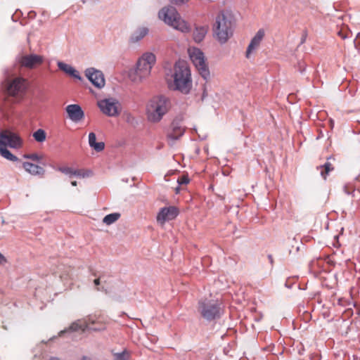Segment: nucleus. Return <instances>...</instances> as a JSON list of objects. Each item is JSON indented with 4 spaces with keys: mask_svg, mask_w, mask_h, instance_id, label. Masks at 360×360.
<instances>
[{
    "mask_svg": "<svg viewBox=\"0 0 360 360\" xmlns=\"http://www.w3.org/2000/svg\"><path fill=\"white\" fill-rule=\"evenodd\" d=\"M190 182V179L188 174L182 175L179 176L177 179V183L179 185H186Z\"/></svg>",
    "mask_w": 360,
    "mask_h": 360,
    "instance_id": "obj_30",
    "label": "nucleus"
},
{
    "mask_svg": "<svg viewBox=\"0 0 360 360\" xmlns=\"http://www.w3.org/2000/svg\"><path fill=\"white\" fill-rule=\"evenodd\" d=\"M267 257H268V259H269L271 265L273 266V265H274V258H273L272 255H268Z\"/></svg>",
    "mask_w": 360,
    "mask_h": 360,
    "instance_id": "obj_44",
    "label": "nucleus"
},
{
    "mask_svg": "<svg viewBox=\"0 0 360 360\" xmlns=\"http://www.w3.org/2000/svg\"><path fill=\"white\" fill-rule=\"evenodd\" d=\"M44 57L35 53L24 55L19 60L20 64L26 68L34 69L42 64Z\"/></svg>",
    "mask_w": 360,
    "mask_h": 360,
    "instance_id": "obj_15",
    "label": "nucleus"
},
{
    "mask_svg": "<svg viewBox=\"0 0 360 360\" xmlns=\"http://www.w3.org/2000/svg\"><path fill=\"white\" fill-rule=\"evenodd\" d=\"M179 214V210L176 206H169L160 208L158 212L156 219L158 223L161 224H165L166 221L173 220Z\"/></svg>",
    "mask_w": 360,
    "mask_h": 360,
    "instance_id": "obj_14",
    "label": "nucleus"
},
{
    "mask_svg": "<svg viewBox=\"0 0 360 360\" xmlns=\"http://www.w3.org/2000/svg\"><path fill=\"white\" fill-rule=\"evenodd\" d=\"M180 185H179L176 188H175V192L176 193H179V191H180V187H179Z\"/></svg>",
    "mask_w": 360,
    "mask_h": 360,
    "instance_id": "obj_49",
    "label": "nucleus"
},
{
    "mask_svg": "<svg viewBox=\"0 0 360 360\" xmlns=\"http://www.w3.org/2000/svg\"><path fill=\"white\" fill-rule=\"evenodd\" d=\"M91 274L94 276H97V274L96 271H94L91 269H90Z\"/></svg>",
    "mask_w": 360,
    "mask_h": 360,
    "instance_id": "obj_50",
    "label": "nucleus"
},
{
    "mask_svg": "<svg viewBox=\"0 0 360 360\" xmlns=\"http://www.w3.org/2000/svg\"><path fill=\"white\" fill-rule=\"evenodd\" d=\"M152 67L143 60L139 59L136 68L129 72V77L134 82H141L143 79L150 74Z\"/></svg>",
    "mask_w": 360,
    "mask_h": 360,
    "instance_id": "obj_10",
    "label": "nucleus"
},
{
    "mask_svg": "<svg viewBox=\"0 0 360 360\" xmlns=\"http://www.w3.org/2000/svg\"><path fill=\"white\" fill-rule=\"evenodd\" d=\"M93 174H94L93 171L91 169L82 170V178L89 177V176H91L93 175Z\"/></svg>",
    "mask_w": 360,
    "mask_h": 360,
    "instance_id": "obj_36",
    "label": "nucleus"
},
{
    "mask_svg": "<svg viewBox=\"0 0 360 360\" xmlns=\"http://www.w3.org/2000/svg\"><path fill=\"white\" fill-rule=\"evenodd\" d=\"M22 167L26 172L32 175H39L42 176L45 174V169L43 167L30 162H22Z\"/></svg>",
    "mask_w": 360,
    "mask_h": 360,
    "instance_id": "obj_19",
    "label": "nucleus"
},
{
    "mask_svg": "<svg viewBox=\"0 0 360 360\" xmlns=\"http://www.w3.org/2000/svg\"><path fill=\"white\" fill-rule=\"evenodd\" d=\"M257 46H256L254 44H252V42H250L249 45L248 46V48H247V50H246V52H245V56L246 58H249L250 57V55L252 53V52L257 48Z\"/></svg>",
    "mask_w": 360,
    "mask_h": 360,
    "instance_id": "obj_34",
    "label": "nucleus"
},
{
    "mask_svg": "<svg viewBox=\"0 0 360 360\" xmlns=\"http://www.w3.org/2000/svg\"><path fill=\"white\" fill-rule=\"evenodd\" d=\"M81 360H91V359L86 356H83L82 357Z\"/></svg>",
    "mask_w": 360,
    "mask_h": 360,
    "instance_id": "obj_46",
    "label": "nucleus"
},
{
    "mask_svg": "<svg viewBox=\"0 0 360 360\" xmlns=\"http://www.w3.org/2000/svg\"><path fill=\"white\" fill-rule=\"evenodd\" d=\"M23 158L32 160L37 162H41V160L42 159L41 156L39 155L37 153L25 154L23 155Z\"/></svg>",
    "mask_w": 360,
    "mask_h": 360,
    "instance_id": "obj_29",
    "label": "nucleus"
},
{
    "mask_svg": "<svg viewBox=\"0 0 360 360\" xmlns=\"http://www.w3.org/2000/svg\"><path fill=\"white\" fill-rule=\"evenodd\" d=\"M105 279H106V277H105V275L104 274V279H102L101 281L105 280Z\"/></svg>",
    "mask_w": 360,
    "mask_h": 360,
    "instance_id": "obj_57",
    "label": "nucleus"
},
{
    "mask_svg": "<svg viewBox=\"0 0 360 360\" xmlns=\"http://www.w3.org/2000/svg\"><path fill=\"white\" fill-rule=\"evenodd\" d=\"M84 74L88 80L96 88L101 89L105 86V79L101 70L95 68H89L85 70Z\"/></svg>",
    "mask_w": 360,
    "mask_h": 360,
    "instance_id": "obj_13",
    "label": "nucleus"
},
{
    "mask_svg": "<svg viewBox=\"0 0 360 360\" xmlns=\"http://www.w3.org/2000/svg\"><path fill=\"white\" fill-rule=\"evenodd\" d=\"M172 4L181 6L187 3L189 0H169Z\"/></svg>",
    "mask_w": 360,
    "mask_h": 360,
    "instance_id": "obj_35",
    "label": "nucleus"
},
{
    "mask_svg": "<svg viewBox=\"0 0 360 360\" xmlns=\"http://www.w3.org/2000/svg\"><path fill=\"white\" fill-rule=\"evenodd\" d=\"M97 105L101 111L109 117H116L120 115L118 110L119 102L115 98L102 99L98 101Z\"/></svg>",
    "mask_w": 360,
    "mask_h": 360,
    "instance_id": "obj_11",
    "label": "nucleus"
},
{
    "mask_svg": "<svg viewBox=\"0 0 360 360\" xmlns=\"http://www.w3.org/2000/svg\"><path fill=\"white\" fill-rule=\"evenodd\" d=\"M6 262V258L0 252V264H4Z\"/></svg>",
    "mask_w": 360,
    "mask_h": 360,
    "instance_id": "obj_41",
    "label": "nucleus"
},
{
    "mask_svg": "<svg viewBox=\"0 0 360 360\" xmlns=\"http://www.w3.org/2000/svg\"><path fill=\"white\" fill-rule=\"evenodd\" d=\"M153 112L148 113V120L157 123L159 122L163 116L169 112L172 107L170 99L165 95H158L151 100Z\"/></svg>",
    "mask_w": 360,
    "mask_h": 360,
    "instance_id": "obj_6",
    "label": "nucleus"
},
{
    "mask_svg": "<svg viewBox=\"0 0 360 360\" xmlns=\"http://www.w3.org/2000/svg\"><path fill=\"white\" fill-rule=\"evenodd\" d=\"M57 65L60 70L63 72L65 75L70 77L71 78L77 79L79 81H83V78L80 75L79 72L72 65L63 61H58L57 63Z\"/></svg>",
    "mask_w": 360,
    "mask_h": 360,
    "instance_id": "obj_17",
    "label": "nucleus"
},
{
    "mask_svg": "<svg viewBox=\"0 0 360 360\" xmlns=\"http://www.w3.org/2000/svg\"><path fill=\"white\" fill-rule=\"evenodd\" d=\"M56 170H58L65 174L69 175L70 177H72L73 169L69 167H58L57 168L53 167Z\"/></svg>",
    "mask_w": 360,
    "mask_h": 360,
    "instance_id": "obj_28",
    "label": "nucleus"
},
{
    "mask_svg": "<svg viewBox=\"0 0 360 360\" xmlns=\"http://www.w3.org/2000/svg\"><path fill=\"white\" fill-rule=\"evenodd\" d=\"M184 120L182 114L176 115L170 124V131L167 134V138L172 141L179 140L185 133L186 127L181 126Z\"/></svg>",
    "mask_w": 360,
    "mask_h": 360,
    "instance_id": "obj_12",
    "label": "nucleus"
},
{
    "mask_svg": "<svg viewBox=\"0 0 360 360\" xmlns=\"http://www.w3.org/2000/svg\"><path fill=\"white\" fill-rule=\"evenodd\" d=\"M91 148L95 150L96 152H101L105 149V143L103 141L96 142L92 146Z\"/></svg>",
    "mask_w": 360,
    "mask_h": 360,
    "instance_id": "obj_31",
    "label": "nucleus"
},
{
    "mask_svg": "<svg viewBox=\"0 0 360 360\" xmlns=\"http://www.w3.org/2000/svg\"><path fill=\"white\" fill-rule=\"evenodd\" d=\"M224 353H225V354H226L227 350H226V349L224 348Z\"/></svg>",
    "mask_w": 360,
    "mask_h": 360,
    "instance_id": "obj_55",
    "label": "nucleus"
},
{
    "mask_svg": "<svg viewBox=\"0 0 360 360\" xmlns=\"http://www.w3.org/2000/svg\"><path fill=\"white\" fill-rule=\"evenodd\" d=\"M115 360H129L130 354L127 349H124L122 352L115 353L113 354Z\"/></svg>",
    "mask_w": 360,
    "mask_h": 360,
    "instance_id": "obj_26",
    "label": "nucleus"
},
{
    "mask_svg": "<svg viewBox=\"0 0 360 360\" xmlns=\"http://www.w3.org/2000/svg\"><path fill=\"white\" fill-rule=\"evenodd\" d=\"M134 120H135V119L132 115H127V119H126L127 122L133 124Z\"/></svg>",
    "mask_w": 360,
    "mask_h": 360,
    "instance_id": "obj_39",
    "label": "nucleus"
},
{
    "mask_svg": "<svg viewBox=\"0 0 360 360\" xmlns=\"http://www.w3.org/2000/svg\"><path fill=\"white\" fill-rule=\"evenodd\" d=\"M27 15L30 18L34 19L36 17L37 13L34 11H30Z\"/></svg>",
    "mask_w": 360,
    "mask_h": 360,
    "instance_id": "obj_42",
    "label": "nucleus"
},
{
    "mask_svg": "<svg viewBox=\"0 0 360 360\" xmlns=\"http://www.w3.org/2000/svg\"><path fill=\"white\" fill-rule=\"evenodd\" d=\"M173 81H168L167 86L170 90L179 91L187 95L191 93L193 86L191 72L188 63L178 60L174 65Z\"/></svg>",
    "mask_w": 360,
    "mask_h": 360,
    "instance_id": "obj_1",
    "label": "nucleus"
},
{
    "mask_svg": "<svg viewBox=\"0 0 360 360\" xmlns=\"http://www.w3.org/2000/svg\"><path fill=\"white\" fill-rule=\"evenodd\" d=\"M32 136L37 142L42 143L46 139V132L42 129H38L33 133Z\"/></svg>",
    "mask_w": 360,
    "mask_h": 360,
    "instance_id": "obj_24",
    "label": "nucleus"
},
{
    "mask_svg": "<svg viewBox=\"0 0 360 360\" xmlns=\"http://www.w3.org/2000/svg\"><path fill=\"white\" fill-rule=\"evenodd\" d=\"M359 35H360V33H358V34H357V35H356V39H354V45H355V46H356V47H357V46H358V45H357V43H356V40H357V38L359 37Z\"/></svg>",
    "mask_w": 360,
    "mask_h": 360,
    "instance_id": "obj_45",
    "label": "nucleus"
},
{
    "mask_svg": "<svg viewBox=\"0 0 360 360\" xmlns=\"http://www.w3.org/2000/svg\"><path fill=\"white\" fill-rule=\"evenodd\" d=\"M358 45H360V41L358 43Z\"/></svg>",
    "mask_w": 360,
    "mask_h": 360,
    "instance_id": "obj_58",
    "label": "nucleus"
},
{
    "mask_svg": "<svg viewBox=\"0 0 360 360\" xmlns=\"http://www.w3.org/2000/svg\"><path fill=\"white\" fill-rule=\"evenodd\" d=\"M65 112L68 117L74 122H78L84 118L85 114L82 108L78 104H70L66 106Z\"/></svg>",
    "mask_w": 360,
    "mask_h": 360,
    "instance_id": "obj_16",
    "label": "nucleus"
},
{
    "mask_svg": "<svg viewBox=\"0 0 360 360\" xmlns=\"http://www.w3.org/2000/svg\"><path fill=\"white\" fill-rule=\"evenodd\" d=\"M71 185L72 186H76L77 185V182L76 181H71Z\"/></svg>",
    "mask_w": 360,
    "mask_h": 360,
    "instance_id": "obj_47",
    "label": "nucleus"
},
{
    "mask_svg": "<svg viewBox=\"0 0 360 360\" xmlns=\"http://www.w3.org/2000/svg\"><path fill=\"white\" fill-rule=\"evenodd\" d=\"M293 283L290 282V278H288L285 283V286L288 288H292Z\"/></svg>",
    "mask_w": 360,
    "mask_h": 360,
    "instance_id": "obj_40",
    "label": "nucleus"
},
{
    "mask_svg": "<svg viewBox=\"0 0 360 360\" xmlns=\"http://www.w3.org/2000/svg\"><path fill=\"white\" fill-rule=\"evenodd\" d=\"M148 29L145 27H139L130 36L129 43L134 44L141 40L148 33Z\"/></svg>",
    "mask_w": 360,
    "mask_h": 360,
    "instance_id": "obj_20",
    "label": "nucleus"
},
{
    "mask_svg": "<svg viewBox=\"0 0 360 360\" xmlns=\"http://www.w3.org/2000/svg\"><path fill=\"white\" fill-rule=\"evenodd\" d=\"M188 54L200 75L207 82L210 77V72L207 59L202 51L199 48L193 47L192 51H188Z\"/></svg>",
    "mask_w": 360,
    "mask_h": 360,
    "instance_id": "obj_9",
    "label": "nucleus"
},
{
    "mask_svg": "<svg viewBox=\"0 0 360 360\" xmlns=\"http://www.w3.org/2000/svg\"><path fill=\"white\" fill-rule=\"evenodd\" d=\"M82 169H74L72 172V176H76L77 177H82Z\"/></svg>",
    "mask_w": 360,
    "mask_h": 360,
    "instance_id": "obj_37",
    "label": "nucleus"
},
{
    "mask_svg": "<svg viewBox=\"0 0 360 360\" xmlns=\"http://www.w3.org/2000/svg\"><path fill=\"white\" fill-rule=\"evenodd\" d=\"M307 36V31L304 30L303 32V34H302V38H301V41H300L301 44H303L305 41Z\"/></svg>",
    "mask_w": 360,
    "mask_h": 360,
    "instance_id": "obj_43",
    "label": "nucleus"
},
{
    "mask_svg": "<svg viewBox=\"0 0 360 360\" xmlns=\"http://www.w3.org/2000/svg\"><path fill=\"white\" fill-rule=\"evenodd\" d=\"M105 329V327L103 324L99 326H91L86 321H82V320L78 319L72 322L68 328L60 330L58 335H53L51 337L49 341H53L58 337L68 338L72 340H76L77 337L75 333L77 332H80V334H85L86 333H90L91 332H101Z\"/></svg>",
    "mask_w": 360,
    "mask_h": 360,
    "instance_id": "obj_5",
    "label": "nucleus"
},
{
    "mask_svg": "<svg viewBox=\"0 0 360 360\" xmlns=\"http://www.w3.org/2000/svg\"><path fill=\"white\" fill-rule=\"evenodd\" d=\"M208 30V25L198 26L195 25L193 32V41L197 44L201 43L205 39Z\"/></svg>",
    "mask_w": 360,
    "mask_h": 360,
    "instance_id": "obj_18",
    "label": "nucleus"
},
{
    "mask_svg": "<svg viewBox=\"0 0 360 360\" xmlns=\"http://www.w3.org/2000/svg\"><path fill=\"white\" fill-rule=\"evenodd\" d=\"M218 300L207 298L198 302V310L201 316L207 321L218 320L221 317L222 312Z\"/></svg>",
    "mask_w": 360,
    "mask_h": 360,
    "instance_id": "obj_8",
    "label": "nucleus"
},
{
    "mask_svg": "<svg viewBox=\"0 0 360 360\" xmlns=\"http://www.w3.org/2000/svg\"><path fill=\"white\" fill-rule=\"evenodd\" d=\"M158 16L167 25L183 33H189L192 30L191 25L181 18L176 8L173 6L163 7L160 10Z\"/></svg>",
    "mask_w": 360,
    "mask_h": 360,
    "instance_id": "obj_4",
    "label": "nucleus"
},
{
    "mask_svg": "<svg viewBox=\"0 0 360 360\" xmlns=\"http://www.w3.org/2000/svg\"><path fill=\"white\" fill-rule=\"evenodd\" d=\"M39 164H41V165H46V163H45V162H42L41 160V162H39Z\"/></svg>",
    "mask_w": 360,
    "mask_h": 360,
    "instance_id": "obj_53",
    "label": "nucleus"
},
{
    "mask_svg": "<svg viewBox=\"0 0 360 360\" xmlns=\"http://www.w3.org/2000/svg\"><path fill=\"white\" fill-rule=\"evenodd\" d=\"M27 86L25 80L17 78L8 82L4 86V96L11 103L20 102L25 94Z\"/></svg>",
    "mask_w": 360,
    "mask_h": 360,
    "instance_id": "obj_7",
    "label": "nucleus"
},
{
    "mask_svg": "<svg viewBox=\"0 0 360 360\" xmlns=\"http://www.w3.org/2000/svg\"><path fill=\"white\" fill-rule=\"evenodd\" d=\"M300 250V247H297L296 251L298 252Z\"/></svg>",
    "mask_w": 360,
    "mask_h": 360,
    "instance_id": "obj_54",
    "label": "nucleus"
},
{
    "mask_svg": "<svg viewBox=\"0 0 360 360\" xmlns=\"http://www.w3.org/2000/svg\"><path fill=\"white\" fill-rule=\"evenodd\" d=\"M224 353H225V354H226L227 350H226V349L224 348Z\"/></svg>",
    "mask_w": 360,
    "mask_h": 360,
    "instance_id": "obj_56",
    "label": "nucleus"
},
{
    "mask_svg": "<svg viewBox=\"0 0 360 360\" xmlns=\"http://www.w3.org/2000/svg\"><path fill=\"white\" fill-rule=\"evenodd\" d=\"M307 65L304 61H298L296 68L301 73L303 74L306 70Z\"/></svg>",
    "mask_w": 360,
    "mask_h": 360,
    "instance_id": "obj_32",
    "label": "nucleus"
},
{
    "mask_svg": "<svg viewBox=\"0 0 360 360\" xmlns=\"http://www.w3.org/2000/svg\"><path fill=\"white\" fill-rule=\"evenodd\" d=\"M96 135L94 132H90L89 134V144L91 148L96 143Z\"/></svg>",
    "mask_w": 360,
    "mask_h": 360,
    "instance_id": "obj_33",
    "label": "nucleus"
},
{
    "mask_svg": "<svg viewBox=\"0 0 360 360\" xmlns=\"http://www.w3.org/2000/svg\"><path fill=\"white\" fill-rule=\"evenodd\" d=\"M139 59L143 60V63H146L151 67H153L156 62V56L151 52L144 53Z\"/></svg>",
    "mask_w": 360,
    "mask_h": 360,
    "instance_id": "obj_22",
    "label": "nucleus"
},
{
    "mask_svg": "<svg viewBox=\"0 0 360 360\" xmlns=\"http://www.w3.org/2000/svg\"><path fill=\"white\" fill-rule=\"evenodd\" d=\"M23 146V139L20 134L13 129H0V155L5 159L12 162H21L13 155L8 148L20 149Z\"/></svg>",
    "mask_w": 360,
    "mask_h": 360,
    "instance_id": "obj_2",
    "label": "nucleus"
},
{
    "mask_svg": "<svg viewBox=\"0 0 360 360\" xmlns=\"http://www.w3.org/2000/svg\"><path fill=\"white\" fill-rule=\"evenodd\" d=\"M233 15L229 13L221 11L216 17L213 25V37L221 44H225L232 35L231 26Z\"/></svg>",
    "mask_w": 360,
    "mask_h": 360,
    "instance_id": "obj_3",
    "label": "nucleus"
},
{
    "mask_svg": "<svg viewBox=\"0 0 360 360\" xmlns=\"http://www.w3.org/2000/svg\"><path fill=\"white\" fill-rule=\"evenodd\" d=\"M12 20H13V21H14V22H16V21H17V20L14 18V15H12Z\"/></svg>",
    "mask_w": 360,
    "mask_h": 360,
    "instance_id": "obj_52",
    "label": "nucleus"
},
{
    "mask_svg": "<svg viewBox=\"0 0 360 360\" xmlns=\"http://www.w3.org/2000/svg\"><path fill=\"white\" fill-rule=\"evenodd\" d=\"M50 360H60V359L57 356H51L50 358Z\"/></svg>",
    "mask_w": 360,
    "mask_h": 360,
    "instance_id": "obj_48",
    "label": "nucleus"
},
{
    "mask_svg": "<svg viewBox=\"0 0 360 360\" xmlns=\"http://www.w3.org/2000/svg\"><path fill=\"white\" fill-rule=\"evenodd\" d=\"M102 279H104V274H100L98 278H95L94 280V283L97 287V290L105 291L107 292V290L105 289L103 286H102L101 288L98 287L100 285L101 282L106 283V280L101 281Z\"/></svg>",
    "mask_w": 360,
    "mask_h": 360,
    "instance_id": "obj_27",
    "label": "nucleus"
},
{
    "mask_svg": "<svg viewBox=\"0 0 360 360\" xmlns=\"http://www.w3.org/2000/svg\"><path fill=\"white\" fill-rule=\"evenodd\" d=\"M264 36V31L260 29L257 31L256 34L251 39L250 42L254 44L256 46H258Z\"/></svg>",
    "mask_w": 360,
    "mask_h": 360,
    "instance_id": "obj_25",
    "label": "nucleus"
},
{
    "mask_svg": "<svg viewBox=\"0 0 360 360\" xmlns=\"http://www.w3.org/2000/svg\"><path fill=\"white\" fill-rule=\"evenodd\" d=\"M330 159H334V157L333 155H330L329 156L328 158H327V160H330Z\"/></svg>",
    "mask_w": 360,
    "mask_h": 360,
    "instance_id": "obj_51",
    "label": "nucleus"
},
{
    "mask_svg": "<svg viewBox=\"0 0 360 360\" xmlns=\"http://www.w3.org/2000/svg\"><path fill=\"white\" fill-rule=\"evenodd\" d=\"M121 214L119 212H113L105 215L103 219V222L106 225H110L117 221Z\"/></svg>",
    "mask_w": 360,
    "mask_h": 360,
    "instance_id": "obj_23",
    "label": "nucleus"
},
{
    "mask_svg": "<svg viewBox=\"0 0 360 360\" xmlns=\"http://www.w3.org/2000/svg\"><path fill=\"white\" fill-rule=\"evenodd\" d=\"M316 169H321V176L324 180H326L329 173L334 170V167L331 165V163L327 161L323 165L317 166Z\"/></svg>",
    "mask_w": 360,
    "mask_h": 360,
    "instance_id": "obj_21",
    "label": "nucleus"
},
{
    "mask_svg": "<svg viewBox=\"0 0 360 360\" xmlns=\"http://www.w3.org/2000/svg\"><path fill=\"white\" fill-rule=\"evenodd\" d=\"M207 96V92L206 89L205 84L203 85V91L201 96V101H203L205 98Z\"/></svg>",
    "mask_w": 360,
    "mask_h": 360,
    "instance_id": "obj_38",
    "label": "nucleus"
}]
</instances>
